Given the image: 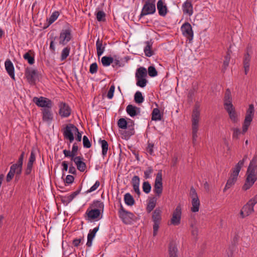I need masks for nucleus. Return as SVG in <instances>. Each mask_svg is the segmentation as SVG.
<instances>
[{
	"instance_id": "obj_1",
	"label": "nucleus",
	"mask_w": 257,
	"mask_h": 257,
	"mask_svg": "<svg viewBox=\"0 0 257 257\" xmlns=\"http://www.w3.org/2000/svg\"><path fill=\"white\" fill-rule=\"evenodd\" d=\"M247 159V155L244 156L243 159L240 160L238 163L235 165L234 168L232 169L233 172L231 174L229 178L228 179L226 185L223 189V192H225L226 190L230 188L236 182L237 176L240 171L241 167L243 166L244 162Z\"/></svg>"
},
{
	"instance_id": "obj_2",
	"label": "nucleus",
	"mask_w": 257,
	"mask_h": 257,
	"mask_svg": "<svg viewBox=\"0 0 257 257\" xmlns=\"http://www.w3.org/2000/svg\"><path fill=\"white\" fill-rule=\"evenodd\" d=\"M246 175L247 177L242 187V189L245 191L249 189L257 180V165L248 166Z\"/></svg>"
},
{
	"instance_id": "obj_3",
	"label": "nucleus",
	"mask_w": 257,
	"mask_h": 257,
	"mask_svg": "<svg viewBox=\"0 0 257 257\" xmlns=\"http://www.w3.org/2000/svg\"><path fill=\"white\" fill-rule=\"evenodd\" d=\"M200 118L199 106L195 105L192 114V141L193 144H195L197 138V131L198 129V122Z\"/></svg>"
},
{
	"instance_id": "obj_4",
	"label": "nucleus",
	"mask_w": 257,
	"mask_h": 257,
	"mask_svg": "<svg viewBox=\"0 0 257 257\" xmlns=\"http://www.w3.org/2000/svg\"><path fill=\"white\" fill-rule=\"evenodd\" d=\"M162 211L159 208H156L152 214V220L154 222L153 224V235L155 236L157 233L159 228V226L162 220Z\"/></svg>"
},
{
	"instance_id": "obj_5",
	"label": "nucleus",
	"mask_w": 257,
	"mask_h": 257,
	"mask_svg": "<svg viewBox=\"0 0 257 257\" xmlns=\"http://www.w3.org/2000/svg\"><path fill=\"white\" fill-rule=\"evenodd\" d=\"M254 113V106L252 104L249 105L247 109L242 126V133H245L248 130L249 126L250 124Z\"/></svg>"
},
{
	"instance_id": "obj_6",
	"label": "nucleus",
	"mask_w": 257,
	"mask_h": 257,
	"mask_svg": "<svg viewBox=\"0 0 257 257\" xmlns=\"http://www.w3.org/2000/svg\"><path fill=\"white\" fill-rule=\"evenodd\" d=\"M155 12L156 5L155 0L153 1L147 0L143 7L139 18L141 19L146 15L153 14Z\"/></svg>"
},
{
	"instance_id": "obj_7",
	"label": "nucleus",
	"mask_w": 257,
	"mask_h": 257,
	"mask_svg": "<svg viewBox=\"0 0 257 257\" xmlns=\"http://www.w3.org/2000/svg\"><path fill=\"white\" fill-rule=\"evenodd\" d=\"M162 173V170L159 171L155 180L153 191L156 195L160 197L163 192Z\"/></svg>"
},
{
	"instance_id": "obj_8",
	"label": "nucleus",
	"mask_w": 257,
	"mask_h": 257,
	"mask_svg": "<svg viewBox=\"0 0 257 257\" xmlns=\"http://www.w3.org/2000/svg\"><path fill=\"white\" fill-rule=\"evenodd\" d=\"M25 75L28 82L31 84H35L38 79V71L31 67L26 68Z\"/></svg>"
},
{
	"instance_id": "obj_9",
	"label": "nucleus",
	"mask_w": 257,
	"mask_h": 257,
	"mask_svg": "<svg viewBox=\"0 0 257 257\" xmlns=\"http://www.w3.org/2000/svg\"><path fill=\"white\" fill-rule=\"evenodd\" d=\"M78 132V128L73 124L69 123L65 127L63 131V136L64 138L68 140L70 143L74 140L73 133L76 134Z\"/></svg>"
},
{
	"instance_id": "obj_10",
	"label": "nucleus",
	"mask_w": 257,
	"mask_h": 257,
	"mask_svg": "<svg viewBox=\"0 0 257 257\" xmlns=\"http://www.w3.org/2000/svg\"><path fill=\"white\" fill-rule=\"evenodd\" d=\"M33 100L38 106L43 107V108H52L53 106V102L51 100L43 96L35 97Z\"/></svg>"
},
{
	"instance_id": "obj_11",
	"label": "nucleus",
	"mask_w": 257,
	"mask_h": 257,
	"mask_svg": "<svg viewBox=\"0 0 257 257\" xmlns=\"http://www.w3.org/2000/svg\"><path fill=\"white\" fill-rule=\"evenodd\" d=\"M71 30L70 28L63 29L60 34L59 44L65 45L72 39Z\"/></svg>"
},
{
	"instance_id": "obj_12",
	"label": "nucleus",
	"mask_w": 257,
	"mask_h": 257,
	"mask_svg": "<svg viewBox=\"0 0 257 257\" xmlns=\"http://www.w3.org/2000/svg\"><path fill=\"white\" fill-rule=\"evenodd\" d=\"M181 31L184 36L186 37L189 41L192 40L193 38V32L191 24L188 22H186L182 26Z\"/></svg>"
},
{
	"instance_id": "obj_13",
	"label": "nucleus",
	"mask_w": 257,
	"mask_h": 257,
	"mask_svg": "<svg viewBox=\"0 0 257 257\" xmlns=\"http://www.w3.org/2000/svg\"><path fill=\"white\" fill-rule=\"evenodd\" d=\"M101 213L102 212L98 209H93L89 207L86 210L85 214L87 216V220L97 221L102 218V216H100Z\"/></svg>"
},
{
	"instance_id": "obj_14",
	"label": "nucleus",
	"mask_w": 257,
	"mask_h": 257,
	"mask_svg": "<svg viewBox=\"0 0 257 257\" xmlns=\"http://www.w3.org/2000/svg\"><path fill=\"white\" fill-rule=\"evenodd\" d=\"M182 214L181 206L178 205L172 214V217L171 219V223L174 225H178L180 223Z\"/></svg>"
},
{
	"instance_id": "obj_15",
	"label": "nucleus",
	"mask_w": 257,
	"mask_h": 257,
	"mask_svg": "<svg viewBox=\"0 0 257 257\" xmlns=\"http://www.w3.org/2000/svg\"><path fill=\"white\" fill-rule=\"evenodd\" d=\"M59 114L62 117H68L71 113V109L68 104L61 102L59 103Z\"/></svg>"
},
{
	"instance_id": "obj_16",
	"label": "nucleus",
	"mask_w": 257,
	"mask_h": 257,
	"mask_svg": "<svg viewBox=\"0 0 257 257\" xmlns=\"http://www.w3.org/2000/svg\"><path fill=\"white\" fill-rule=\"evenodd\" d=\"M52 108L41 109L42 113V120L43 121L48 123L51 122L53 119V114Z\"/></svg>"
},
{
	"instance_id": "obj_17",
	"label": "nucleus",
	"mask_w": 257,
	"mask_h": 257,
	"mask_svg": "<svg viewBox=\"0 0 257 257\" xmlns=\"http://www.w3.org/2000/svg\"><path fill=\"white\" fill-rule=\"evenodd\" d=\"M253 207L254 206L248 201L240 211V214L241 217L243 218L252 213L254 211Z\"/></svg>"
},
{
	"instance_id": "obj_18",
	"label": "nucleus",
	"mask_w": 257,
	"mask_h": 257,
	"mask_svg": "<svg viewBox=\"0 0 257 257\" xmlns=\"http://www.w3.org/2000/svg\"><path fill=\"white\" fill-rule=\"evenodd\" d=\"M122 222L126 224H131L133 221H135V215L132 212L126 211L119 216Z\"/></svg>"
},
{
	"instance_id": "obj_19",
	"label": "nucleus",
	"mask_w": 257,
	"mask_h": 257,
	"mask_svg": "<svg viewBox=\"0 0 257 257\" xmlns=\"http://www.w3.org/2000/svg\"><path fill=\"white\" fill-rule=\"evenodd\" d=\"M232 102V99L231 92L228 88L226 90L224 97V107L225 110L227 108H231L234 107Z\"/></svg>"
},
{
	"instance_id": "obj_20",
	"label": "nucleus",
	"mask_w": 257,
	"mask_h": 257,
	"mask_svg": "<svg viewBox=\"0 0 257 257\" xmlns=\"http://www.w3.org/2000/svg\"><path fill=\"white\" fill-rule=\"evenodd\" d=\"M83 158L78 156L75 157L74 158L72 159V161H73L75 165H76L77 169L80 172H84L86 169V164L83 161Z\"/></svg>"
},
{
	"instance_id": "obj_21",
	"label": "nucleus",
	"mask_w": 257,
	"mask_h": 257,
	"mask_svg": "<svg viewBox=\"0 0 257 257\" xmlns=\"http://www.w3.org/2000/svg\"><path fill=\"white\" fill-rule=\"evenodd\" d=\"M80 190H81V188L79 190L73 192L71 194H70L69 196H61L60 197L61 202L64 204H65L66 205H68L70 202H71L73 200V199L78 194H79Z\"/></svg>"
},
{
	"instance_id": "obj_22",
	"label": "nucleus",
	"mask_w": 257,
	"mask_h": 257,
	"mask_svg": "<svg viewBox=\"0 0 257 257\" xmlns=\"http://www.w3.org/2000/svg\"><path fill=\"white\" fill-rule=\"evenodd\" d=\"M6 70L9 76L13 79H15L14 66L12 61L8 59L5 62Z\"/></svg>"
},
{
	"instance_id": "obj_23",
	"label": "nucleus",
	"mask_w": 257,
	"mask_h": 257,
	"mask_svg": "<svg viewBox=\"0 0 257 257\" xmlns=\"http://www.w3.org/2000/svg\"><path fill=\"white\" fill-rule=\"evenodd\" d=\"M159 14L163 17L166 15L168 9L166 5L164 3V0H159L157 4Z\"/></svg>"
},
{
	"instance_id": "obj_24",
	"label": "nucleus",
	"mask_w": 257,
	"mask_h": 257,
	"mask_svg": "<svg viewBox=\"0 0 257 257\" xmlns=\"http://www.w3.org/2000/svg\"><path fill=\"white\" fill-rule=\"evenodd\" d=\"M182 10L184 14L191 16L193 14V6L191 1L187 0L182 6Z\"/></svg>"
},
{
	"instance_id": "obj_25",
	"label": "nucleus",
	"mask_w": 257,
	"mask_h": 257,
	"mask_svg": "<svg viewBox=\"0 0 257 257\" xmlns=\"http://www.w3.org/2000/svg\"><path fill=\"white\" fill-rule=\"evenodd\" d=\"M145 44L146 45L144 49L145 54L146 56L150 57L154 54V52L152 50L153 42L151 40L146 41Z\"/></svg>"
},
{
	"instance_id": "obj_26",
	"label": "nucleus",
	"mask_w": 257,
	"mask_h": 257,
	"mask_svg": "<svg viewBox=\"0 0 257 257\" xmlns=\"http://www.w3.org/2000/svg\"><path fill=\"white\" fill-rule=\"evenodd\" d=\"M126 111L131 116L134 117L140 113V108L129 104L126 106Z\"/></svg>"
},
{
	"instance_id": "obj_27",
	"label": "nucleus",
	"mask_w": 257,
	"mask_h": 257,
	"mask_svg": "<svg viewBox=\"0 0 257 257\" xmlns=\"http://www.w3.org/2000/svg\"><path fill=\"white\" fill-rule=\"evenodd\" d=\"M106 45V43H104V45H103L102 40H100L99 38L96 41V47L97 54L98 57L100 56L104 52Z\"/></svg>"
},
{
	"instance_id": "obj_28",
	"label": "nucleus",
	"mask_w": 257,
	"mask_h": 257,
	"mask_svg": "<svg viewBox=\"0 0 257 257\" xmlns=\"http://www.w3.org/2000/svg\"><path fill=\"white\" fill-rule=\"evenodd\" d=\"M98 229H99V226L95 227L92 230H90L89 231V232L87 235V241L86 243V245L87 246L90 247L92 245V240H93V238L95 237V234L97 232V231L98 230Z\"/></svg>"
},
{
	"instance_id": "obj_29",
	"label": "nucleus",
	"mask_w": 257,
	"mask_h": 257,
	"mask_svg": "<svg viewBox=\"0 0 257 257\" xmlns=\"http://www.w3.org/2000/svg\"><path fill=\"white\" fill-rule=\"evenodd\" d=\"M168 252L169 257H178V249L176 244L174 242L170 243Z\"/></svg>"
},
{
	"instance_id": "obj_30",
	"label": "nucleus",
	"mask_w": 257,
	"mask_h": 257,
	"mask_svg": "<svg viewBox=\"0 0 257 257\" xmlns=\"http://www.w3.org/2000/svg\"><path fill=\"white\" fill-rule=\"evenodd\" d=\"M24 58L28 61L30 65H32L35 63V54L33 50H29L28 52L24 55Z\"/></svg>"
},
{
	"instance_id": "obj_31",
	"label": "nucleus",
	"mask_w": 257,
	"mask_h": 257,
	"mask_svg": "<svg viewBox=\"0 0 257 257\" xmlns=\"http://www.w3.org/2000/svg\"><path fill=\"white\" fill-rule=\"evenodd\" d=\"M250 61V56L248 53H246L243 58V67L244 68V73L246 75L249 69V65Z\"/></svg>"
},
{
	"instance_id": "obj_32",
	"label": "nucleus",
	"mask_w": 257,
	"mask_h": 257,
	"mask_svg": "<svg viewBox=\"0 0 257 257\" xmlns=\"http://www.w3.org/2000/svg\"><path fill=\"white\" fill-rule=\"evenodd\" d=\"M104 203L98 200L94 201L90 205L89 208L93 209H98L100 211L103 212L104 209Z\"/></svg>"
},
{
	"instance_id": "obj_33",
	"label": "nucleus",
	"mask_w": 257,
	"mask_h": 257,
	"mask_svg": "<svg viewBox=\"0 0 257 257\" xmlns=\"http://www.w3.org/2000/svg\"><path fill=\"white\" fill-rule=\"evenodd\" d=\"M226 111L228 112V115L229 116V118L233 122H237L238 121V118L237 117L236 113L234 107H232L231 108H227L226 109Z\"/></svg>"
},
{
	"instance_id": "obj_34",
	"label": "nucleus",
	"mask_w": 257,
	"mask_h": 257,
	"mask_svg": "<svg viewBox=\"0 0 257 257\" xmlns=\"http://www.w3.org/2000/svg\"><path fill=\"white\" fill-rule=\"evenodd\" d=\"M147 76V71L145 68L141 67L137 69L135 74L136 78H146Z\"/></svg>"
},
{
	"instance_id": "obj_35",
	"label": "nucleus",
	"mask_w": 257,
	"mask_h": 257,
	"mask_svg": "<svg viewBox=\"0 0 257 257\" xmlns=\"http://www.w3.org/2000/svg\"><path fill=\"white\" fill-rule=\"evenodd\" d=\"M157 203V198L153 197L149 199L147 207V211L148 213H150L155 207Z\"/></svg>"
},
{
	"instance_id": "obj_36",
	"label": "nucleus",
	"mask_w": 257,
	"mask_h": 257,
	"mask_svg": "<svg viewBox=\"0 0 257 257\" xmlns=\"http://www.w3.org/2000/svg\"><path fill=\"white\" fill-rule=\"evenodd\" d=\"M99 142L100 143L102 148V155L104 157L106 156L108 151V143L105 140L101 139H99Z\"/></svg>"
},
{
	"instance_id": "obj_37",
	"label": "nucleus",
	"mask_w": 257,
	"mask_h": 257,
	"mask_svg": "<svg viewBox=\"0 0 257 257\" xmlns=\"http://www.w3.org/2000/svg\"><path fill=\"white\" fill-rule=\"evenodd\" d=\"M124 200L125 203L128 206H132L135 204V200L129 193H127L124 195Z\"/></svg>"
},
{
	"instance_id": "obj_38",
	"label": "nucleus",
	"mask_w": 257,
	"mask_h": 257,
	"mask_svg": "<svg viewBox=\"0 0 257 257\" xmlns=\"http://www.w3.org/2000/svg\"><path fill=\"white\" fill-rule=\"evenodd\" d=\"M191 203L192 205L191 211L193 212H198L199 211L200 206V201L199 198H192Z\"/></svg>"
},
{
	"instance_id": "obj_39",
	"label": "nucleus",
	"mask_w": 257,
	"mask_h": 257,
	"mask_svg": "<svg viewBox=\"0 0 257 257\" xmlns=\"http://www.w3.org/2000/svg\"><path fill=\"white\" fill-rule=\"evenodd\" d=\"M161 119V115L160 110L157 108H154L152 113V120H160Z\"/></svg>"
},
{
	"instance_id": "obj_40",
	"label": "nucleus",
	"mask_w": 257,
	"mask_h": 257,
	"mask_svg": "<svg viewBox=\"0 0 257 257\" xmlns=\"http://www.w3.org/2000/svg\"><path fill=\"white\" fill-rule=\"evenodd\" d=\"M113 62V58L111 57L103 56L101 58V63L103 66H108Z\"/></svg>"
},
{
	"instance_id": "obj_41",
	"label": "nucleus",
	"mask_w": 257,
	"mask_h": 257,
	"mask_svg": "<svg viewBox=\"0 0 257 257\" xmlns=\"http://www.w3.org/2000/svg\"><path fill=\"white\" fill-rule=\"evenodd\" d=\"M70 47L69 46H67L65 47L62 51L61 54V60L64 61L65 60L67 57L69 56L70 52Z\"/></svg>"
},
{
	"instance_id": "obj_42",
	"label": "nucleus",
	"mask_w": 257,
	"mask_h": 257,
	"mask_svg": "<svg viewBox=\"0 0 257 257\" xmlns=\"http://www.w3.org/2000/svg\"><path fill=\"white\" fill-rule=\"evenodd\" d=\"M134 99L136 103H141L144 100V98L142 95V93L140 91H137L135 94Z\"/></svg>"
},
{
	"instance_id": "obj_43",
	"label": "nucleus",
	"mask_w": 257,
	"mask_h": 257,
	"mask_svg": "<svg viewBox=\"0 0 257 257\" xmlns=\"http://www.w3.org/2000/svg\"><path fill=\"white\" fill-rule=\"evenodd\" d=\"M131 122L132 123V124H127V128L128 129V131L125 132L126 136L127 137L131 136L135 134L134 122L133 120H131Z\"/></svg>"
},
{
	"instance_id": "obj_44",
	"label": "nucleus",
	"mask_w": 257,
	"mask_h": 257,
	"mask_svg": "<svg viewBox=\"0 0 257 257\" xmlns=\"http://www.w3.org/2000/svg\"><path fill=\"white\" fill-rule=\"evenodd\" d=\"M117 125L120 128L126 129L127 127V122L124 118H121L117 121Z\"/></svg>"
},
{
	"instance_id": "obj_45",
	"label": "nucleus",
	"mask_w": 257,
	"mask_h": 257,
	"mask_svg": "<svg viewBox=\"0 0 257 257\" xmlns=\"http://www.w3.org/2000/svg\"><path fill=\"white\" fill-rule=\"evenodd\" d=\"M59 16V13L58 11H55L51 15L50 17L48 19V23L49 25L52 24L55 21Z\"/></svg>"
},
{
	"instance_id": "obj_46",
	"label": "nucleus",
	"mask_w": 257,
	"mask_h": 257,
	"mask_svg": "<svg viewBox=\"0 0 257 257\" xmlns=\"http://www.w3.org/2000/svg\"><path fill=\"white\" fill-rule=\"evenodd\" d=\"M136 84L138 86L143 88L146 86L147 83V80L146 79V78H136Z\"/></svg>"
},
{
	"instance_id": "obj_47",
	"label": "nucleus",
	"mask_w": 257,
	"mask_h": 257,
	"mask_svg": "<svg viewBox=\"0 0 257 257\" xmlns=\"http://www.w3.org/2000/svg\"><path fill=\"white\" fill-rule=\"evenodd\" d=\"M15 168H14L13 167L11 166L10 167V170L8 174L7 175L6 177V180L7 182H10L12 179L13 178L14 175H15Z\"/></svg>"
},
{
	"instance_id": "obj_48",
	"label": "nucleus",
	"mask_w": 257,
	"mask_h": 257,
	"mask_svg": "<svg viewBox=\"0 0 257 257\" xmlns=\"http://www.w3.org/2000/svg\"><path fill=\"white\" fill-rule=\"evenodd\" d=\"M96 19L98 22H104L105 21V14L104 12L100 11L96 13Z\"/></svg>"
},
{
	"instance_id": "obj_49",
	"label": "nucleus",
	"mask_w": 257,
	"mask_h": 257,
	"mask_svg": "<svg viewBox=\"0 0 257 257\" xmlns=\"http://www.w3.org/2000/svg\"><path fill=\"white\" fill-rule=\"evenodd\" d=\"M143 191L146 194L150 192L151 190V185L148 181H145L143 184Z\"/></svg>"
},
{
	"instance_id": "obj_50",
	"label": "nucleus",
	"mask_w": 257,
	"mask_h": 257,
	"mask_svg": "<svg viewBox=\"0 0 257 257\" xmlns=\"http://www.w3.org/2000/svg\"><path fill=\"white\" fill-rule=\"evenodd\" d=\"M148 74L151 77H155L157 75L158 72L154 66H150L149 67Z\"/></svg>"
},
{
	"instance_id": "obj_51",
	"label": "nucleus",
	"mask_w": 257,
	"mask_h": 257,
	"mask_svg": "<svg viewBox=\"0 0 257 257\" xmlns=\"http://www.w3.org/2000/svg\"><path fill=\"white\" fill-rule=\"evenodd\" d=\"M140 179L139 176H134L131 181V184L133 187H139Z\"/></svg>"
},
{
	"instance_id": "obj_52",
	"label": "nucleus",
	"mask_w": 257,
	"mask_h": 257,
	"mask_svg": "<svg viewBox=\"0 0 257 257\" xmlns=\"http://www.w3.org/2000/svg\"><path fill=\"white\" fill-rule=\"evenodd\" d=\"M191 227V232L192 235L194 238H197L198 234V227L192 223L190 225Z\"/></svg>"
},
{
	"instance_id": "obj_53",
	"label": "nucleus",
	"mask_w": 257,
	"mask_h": 257,
	"mask_svg": "<svg viewBox=\"0 0 257 257\" xmlns=\"http://www.w3.org/2000/svg\"><path fill=\"white\" fill-rule=\"evenodd\" d=\"M33 167V163L28 162L27 165V167L25 170V175H30L32 171Z\"/></svg>"
},
{
	"instance_id": "obj_54",
	"label": "nucleus",
	"mask_w": 257,
	"mask_h": 257,
	"mask_svg": "<svg viewBox=\"0 0 257 257\" xmlns=\"http://www.w3.org/2000/svg\"><path fill=\"white\" fill-rule=\"evenodd\" d=\"M230 57H229V54L228 55H225V56L224 57V60L223 61V66H222L223 70L224 71L226 69V68L228 66V65H229V63L230 62Z\"/></svg>"
},
{
	"instance_id": "obj_55",
	"label": "nucleus",
	"mask_w": 257,
	"mask_h": 257,
	"mask_svg": "<svg viewBox=\"0 0 257 257\" xmlns=\"http://www.w3.org/2000/svg\"><path fill=\"white\" fill-rule=\"evenodd\" d=\"M83 147L86 148H90L91 146L90 142L86 136L83 137Z\"/></svg>"
},
{
	"instance_id": "obj_56",
	"label": "nucleus",
	"mask_w": 257,
	"mask_h": 257,
	"mask_svg": "<svg viewBox=\"0 0 257 257\" xmlns=\"http://www.w3.org/2000/svg\"><path fill=\"white\" fill-rule=\"evenodd\" d=\"M154 144L153 143H150L149 141H148V146L146 148V151L151 155H152L154 153Z\"/></svg>"
},
{
	"instance_id": "obj_57",
	"label": "nucleus",
	"mask_w": 257,
	"mask_h": 257,
	"mask_svg": "<svg viewBox=\"0 0 257 257\" xmlns=\"http://www.w3.org/2000/svg\"><path fill=\"white\" fill-rule=\"evenodd\" d=\"M98 69L97 64L96 63H93L90 66L89 72L91 74H94L97 72Z\"/></svg>"
},
{
	"instance_id": "obj_58",
	"label": "nucleus",
	"mask_w": 257,
	"mask_h": 257,
	"mask_svg": "<svg viewBox=\"0 0 257 257\" xmlns=\"http://www.w3.org/2000/svg\"><path fill=\"white\" fill-rule=\"evenodd\" d=\"M114 89L115 87L113 85L110 87L107 94V96L109 99H111L113 97Z\"/></svg>"
},
{
	"instance_id": "obj_59",
	"label": "nucleus",
	"mask_w": 257,
	"mask_h": 257,
	"mask_svg": "<svg viewBox=\"0 0 257 257\" xmlns=\"http://www.w3.org/2000/svg\"><path fill=\"white\" fill-rule=\"evenodd\" d=\"M100 185V182L99 181H96L95 184L87 191V193H90L96 190Z\"/></svg>"
},
{
	"instance_id": "obj_60",
	"label": "nucleus",
	"mask_w": 257,
	"mask_h": 257,
	"mask_svg": "<svg viewBox=\"0 0 257 257\" xmlns=\"http://www.w3.org/2000/svg\"><path fill=\"white\" fill-rule=\"evenodd\" d=\"M153 170L152 167H148L147 169L144 172L145 178L146 179L150 178V175L153 173Z\"/></svg>"
},
{
	"instance_id": "obj_61",
	"label": "nucleus",
	"mask_w": 257,
	"mask_h": 257,
	"mask_svg": "<svg viewBox=\"0 0 257 257\" xmlns=\"http://www.w3.org/2000/svg\"><path fill=\"white\" fill-rule=\"evenodd\" d=\"M36 161V155L34 150H32L31 152V155L29 159L28 162L34 163Z\"/></svg>"
},
{
	"instance_id": "obj_62",
	"label": "nucleus",
	"mask_w": 257,
	"mask_h": 257,
	"mask_svg": "<svg viewBox=\"0 0 257 257\" xmlns=\"http://www.w3.org/2000/svg\"><path fill=\"white\" fill-rule=\"evenodd\" d=\"M233 131L232 137L233 139H237L239 137V136L240 134V131L238 128H234L232 129Z\"/></svg>"
},
{
	"instance_id": "obj_63",
	"label": "nucleus",
	"mask_w": 257,
	"mask_h": 257,
	"mask_svg": "<svg viewBox=\"0 0 257 257\" xmlns=\"http://www.w3.org/2000/svg\"><path fill=\"white\" fill-rule=\"evenodd\" d=\"M78 149V147L77 144L76 143H74L73 145V146H72V151H71L72 154L73 156H74V157H77L76 155H77Z\"/></svg>"
},
{
	"instance_id": "obj_64",
	"label": "nucleus",
	"mask_w": 257,
	"mask_h": 257,
	"mask_svg": "<svg viewBox=\"0 0 257 257\" xmlns=\"http://www.w3.org/2000/svg\"><path fill=\"white\" fill-rule=\"evenodd\" d=\"M74 177L72 175H68L66 176L65 182L67 184H70L73 182Z\"/></svg>"
}]
</instances>
